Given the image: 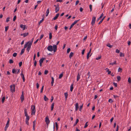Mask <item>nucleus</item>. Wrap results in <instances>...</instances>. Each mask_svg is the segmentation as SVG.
<instances>
[{"instance_id":"obj_33","label":"nucleus","mask_w":131,"mask_h":131,"mask_svg":"<svg viewBox=\"0 0 131 131\" xmlns=\"http://www.w3.org/2000/svg\"><path fill=\"white\" fill-rule=\"evenodd\" d=\"M117 81H119L120 80L121 78L119 76H117Z\"/></svg>"},{"instance_id":"obj_37","label":"nucleus","mask_w":131,"mask_h":131,"mask_svg":"<svg viewBox=\"0 0 131 131\" xmlns=\"http://www.w3.org/2000/svg\"><path fill=\"white\" fill-rule=\"evenodd\" d=\"M9 28V26H7L6 27H5V31L6 32L7 31V30Z\"/></svg>"},{"instance_id":"obj_26","label":"nucleus","mask_w":131,"mask_h":131,"mask_svg":"<svg viewBox=\"0 0 131 131\" xmlns=\"http://www.w3.org/2000/svg\"><path fill=\"white\" fill-rule=\"evenodd\" d=\"M54 103H53L51 104V111H52L53 110V108H54Z\"/></svg>"},{"instance_id":"obj_63","label":"nucleus","mask_w":131,"mask_h":131,"mask_svg":"<svg viewBox=\"0 0 131 131\" xmlns=\"http://www.w3.org/2000/svg\"><path fill=\"white\" fill-rule=\"evenodd\" d=\"M74 25H73L72 24L71 25L70 27L69 28V29L70 30L73 27Z\"/></svg>"},{"instance_id":"obj_41","label":"nucleus","mask_w":131,"mask_h":131,"mask_svg":"<svg viewBox=\"0 0 131 131\" xmlns=\"http://www.w3.org/2000/svg\"><path fill=\"white\" fill-rule=\"evenodd\" d=\"M17 53H14L13 54V56L14 57H15L16 56H17Z\"/></svg>"},{"instance_id":"obj_7","label":"nucleus","mask_w":131,"mask_h":131,"mask_svg":"<svg viewBox=\"0 0 131 131\" xmlns=\"http://www.w3.org/2000/svg\"><path fill=\"white\" fill-rule=\"evenodd\" d=\"M20 99H21V102H22L24 100V91H22V94L21 96L20 97Z\"/></svg>"},{"instance_id":"obj_17","label":"nucleus","mask_w":131,"mask_h":131,"mask_svg":"<svg viewBox=\"0 0 131 131\" xmlns=\"http://www.w3.org/2000/svg\"><path fill=\"white\" fill-rule=\"evenodd\" d=\"M20 27L23 29V30H24L25 29V25H24L23 24H21L20 25Z\"/></svg>"},{"instance_id":"obj_4","label":"nucleus","mask_w":131,"mask_h":131,"mask_svg":"<svg viewBox=\"0 0 131 131\" xmlns=\"http://www.w3.org/2000/svg\"><path fill=\"white\" fill-rule=\"evenodd\" d=\"M10 91L12 92H14L15 91V85L14 84L11 85L10 86Z\"/></svg>"},{"instance_id":"obj_12","label":"nucleus","mask_w":131,"mask_h":131,"mask_svg":"<svg viewBox=\"0 0 131 131\" xmlns=\"http://www.w3.org/2000/svg\"><path fill=\"white\" fill-rule=\"evenodd\" d=\"M59 13H58L56 14L55 16L54 17V18H53V20H55L57 19L58 18L59 16Z\"/></svg>"},{"instance_id":"obj_64","label":"nucleus","mask_w":131,"mask_h":131,"mask_svg":"<svg viewBox=\"0 0 131 131\" xmlns=\"http://www.w3.org/2000/svg\"><path fill=\"white\" fill-rule=\"evenodd\" d=\"M113 96L114 98H117L118 97V96L116 95H113Z\"/></svg>"},{"instance_id":"obj_20","label":"nucleus","mask_w":131,"mask_h":131,"mask_svg":"<svg viewBox=\"0 0 131 131\" xmlns=\"http://www.w3.org/2000/svg\"><path fill=\"white\" fill-rule=\"evenodd\" d=\"M64 95L65 96V100H66L67 99V98L68 96V94L67 92H66L65 93H64Z\"/></svg>"},{"instance_id":"obj_15","label":"nucleus","mask_w":131,"mask_h":131,"mask_svg":"<svg viewBox=\"0 0 131 131\" xmlns=\"http://www.w3.org/2000/svg\"><path fill=\"white\" fill-rule=\"evenodd\" d=\"M75 111H77L79 108V106L78 103H76L75 105Z\"/></svg>"},{"instance_id":"obj_43","label":"nucleus","mask_w":131,"mask_h":131,"mask_svg":"<svg viewBox=\"0 0 131 131\" xmlns=\"http://www.w3.org/2000/svg\"><path fill=\"white\" fill-rule=\"evenodd\" d=\"M107 47H110V48H111V47H112V45H111L109 43H108V44H107Z\"/></svg>"},{"instance_id":"obj_39","label":"nucleus","mask_w":131,"mask_h":131,"mask_svg":"<svg viewBox=\"0 0 131 131\" xmlns=\"http://www.w3.org/2000/svg\"><path fill=\"white\" fill-rule=\"evenodd\" d=\"M55 123V124H56V130H57L58 129V123L57 122H56Z\"/></svg>"},{"instance_id":"obj_47","label":"nucleus","mask_w":131,"mask_h":131,"mask_svg":"<svg viewBox=\"0 0 131 131\" xmlns=\"http://www.w3.org/2000/svg\"><path fill=\"white\" fill-rule=\"evenodd\" d=\"M9 62L10 64L12 63H13V60H12L10 59L9 60Z\"/></svg>"},{"instance_id":"obj_9","label":"nucleus","mask_w":131,"mask_h":131,"mask_svg":"<svg viewBox=\"0 0 131 131\" xmlns=\"http://www.w3.org/2000/svg\"><path fill=\"white\" fill-rule=\"evenodd\" d=\"M53 51L54 52L56 51L57 50V47L56 45H53Z\"/></svg>"},{"instance_id":"obj_55","label":"nucleus","mask_w":131,"mask_h":131,"mask_svg":"<svg viewBox=\"0 0 131 131\" xmlns=\"http://www.w3.org/2000/svg\"><path fill=\"white\" fill-rule=\"evenodd\" d=\"M16 16H14L13 18V21H15L16 20Z\"/></svg>"},{"instance_id":"obj_54","label":"nucleus","mask_w":131,"mask_h":131,"mask_svg":"<svg viewBox=\"0 0 131 131\" xmlns=\"http://www.w3.org/2000/svg\"><path fill=\"white\" fill-rule=\"evenodd\" d=\"M37 65V61L36 60H35L34 62V66H36Z\"/></svg>"},{"instance_id":"obj_53","label":"nucleus","mask_w":131,"mask_h":131,"mask_svg":"<svg viewBox=\"0 0 131 131\" xmlns=\"http://www.w3.org/2000/svg\"><path fill=\"white\" fill-rule=\"evenodd\" d=\"M87 123H88V122H86V123L85 124L84 126V128H86V127H87V126H88Z\"/></svg>"},{"instance_id":"obj_24","label":"nucleus","mask_w":131,"mask_h":131,"mask_svg":"<svg viewBox=\"0 0 131 131\" xmlns=\"http://www.w3.org/2000/svg\"><path fill=\"white\" fill-rule=\"evenodd\" d=\"M73 84H72L71 86L70 91L71 92H72L73 90Z\"/></svg>"},{"instance_id":"obj_46","label":"nucleus","mask_w":131,"mask_h":131,"mask_svg":"<svg viewBox=\"0 0 131 131\" xmlns=\"http://www.w3.org/2000/svg\"><path fill=\"white\" fill-rule=\"evenodd\" d=\"M83 104H82V105L80 106V108H79V111H81L82 110V108L83 107Z\"/></svg>"},{"instance_id":"obj_48","label":"nucleus","mask_w":131,"mask_h":131,"mask_svg":"<svg viewBox=\"0 0 131 131\" xmlns=\"http://www.w3.org/2000/svg\"><path fill=\"white\" fill-rule=\"evenodd\" d=\"M128 81L129 83H131V80L130 77L128 78Z\"/></svg>"},{"instance_id":"obj_5","label":"nucleus","mask_w":131,"mask_h":131,"mask_svg":"<svg viewBox=\"0 0 131 131\" xmlns=\"http://www.w3.org/2000/svg\"><path fill=\"white\" fill-rule=\"evenodd\" d=\"M26 44H25L24 45V48L22 49L21 50V52L20 54V55H22L23 54V53H24V52L25 50V49L27 47V45Z\"/></svg>"},{"instance_id":"obj_31","label":"nucleus","mask_w":131,"mask_h":131,"mask_svg":"<svg viewBox=\"0 0 131 131\" xmlns=\"http://www.w3.org/2000/svg\"><path fill=\"white\" fill-rule=\"evenodd\" d=\"M49 38L50 39H51L52 38V35L51 32H50L49 33Z\"/></svg>"},{"instance_id":"obj_8","label":"nucleus","mask_w":131,"mask_h":131,"mask_svg":"<svg viewBox=\"0 0 131 131\" xmlns=\"http://www.w3.org/2000/svg\"><path fill=\"white\" fill-rule=\"evenodd\" d=\"M48 50L52 52L53 51L52 47L51 45H49L47 47Z\"/></svg>"},{"instance_id":"obj_45","label":"nucleus","mask_w":131,"mask_h":131,"mask_svg":"<svg viewBox=\"0 0 131 131\" xmlns=\"http://www.w3.org/2000/svg\"><path fill=\"white\" fill-rule=\"evenodd\" d=\"M48 72V70H45L44 72V74H47Z\"/></svg>"},{"instance_id":"obj_30","label":"nucleus","mask_w":131,"mask_h":131,"mask_svg":"<svg viewBox=\"0 0 131 131\" xmlns=\"http://www.w3.org/2000/svg\"><path fill=\"white\" fill-rule=\"evenodd\" d=\"M44 100L45 101H46L48 100V99L47 97L45 95L44 97Z\"/></svg>"},{"instance_id":"obj_50","label":"nucleus","mask_w":131,"mask_h":131,"mask_svg":"<svg viewBox=\"0 0 131 131\" xmlns=\"http://www.w3.org/2000/svg\"><path fill=\"white\" fill-rule=\"evenodd\" d=\"M122 71V69L121 68H119L118 69V72H121Z\"/></svg>"},{"instance_id":"obj_44","label":"nucleus","mask_w":131,"mask_h":131,"mask_svg":"<svg viewBox=\"0 0 131 131\" xmlns=\"http://www.w3.org/2000/svg\"><path fill=\"white\" fill-rule=\"evenodd\" d=\"M101 58V56H99L98 57H97L96 58V60H99Z\"/></svg>"},{"instance_id":"obj_62","label":"nucleus","mask_w":131,"mask_h":131,"mask_svg":"<svg viewBox=\"0 0 131 131\" xmlns=\"http://www.w3.org/2000/svg\"><path fill=\"white\" fill-rule=\"evenodd\" d=\"M79 0H77L76 2H75V5H77L79 3Z\"/></svg>"},{"instance_id":"obj_22","label":"nucleus","mask_w":131,"mask_h":131,"mask_svg":"<svg viewBox=\"0 0 131 131\" xmlns=\"http://www.w3.org/2000/svg\"><path fill=\"white\" fill-rule=\"evenodd\" d=\"M116 61H114V62L113 63H109V64L110 65H111L112 66H113L114 64H116Z\"/></svg>"},{"instance_id":"obj_61","label":"nucleus","mask_w":131,"mask_h":131,"mask_svg":"<svg viewBox=\"0 0 131 131\" xmlns=\"http://www.w3.org/2000/svg\"><path fill=\"white\" fill-rule=\"evenodd\" d=\"M58 26L57 25H56L55 27V29L57 30L58 29Z\"/></svg>"},{"instance_id":"obj_16","label":"nucleus","mask_w":131,"mask_h":131,"mask_svg":"<svg viewBox=\"0 0 131 131\" xmlns=\"http://www.w3.org/2000/svg\"><path fill=\"white\" fill-rule=\"evenodd\" d=\"M35 121H34L33 122V130H35V127L36 126V124L35 123Z\"/></svg>"},{"instance_id":"obj_58","label":"nucleus","mask_w":131,"mask_h":131,"mask_svg":"<svg viewBox=\"0 0 131 131\" xmlns=\"http://www.w3.org/2000/svg\"><path fill=\"white\" fill-rule=\"evenodd\" d=\"M84 52H85V50L83 49L82 51V55H83L84 54Z\"/></svg>"},{"instance_id":"obj_14","label":"nucleus","mask_w":131,"mask_h":131,"mask_svg":"<svg viewBox=\"0 0 131 131\" xmlns=\"http://www.w3.org/2000/svg\"><path fill=\"white\" fill-rule=\"evenodd\" d=\"M45 59L46 58H42L40 59L39 61V63H43L44 60H45Z\"/></svg>"},{"instance_id":"obj_19","label":"nucleus","mask_w":131,"mask_h":131,"mask_svg":"<svg viewBox=\"0 0 131 131\" xmlns=\"http://www.w3.org/2000/svg\"><path fill=\"white\" fill-rule=\"evenodd\" d=\"M51 86H53V85L54 81V78L53 77H51Z\"/></svg>"},{"instance_id":"obj_60","label":"nucleus","mask_w":131,"mask_h":131,"mask_svg":"<svg viewBox=\"0 0 131 131\" xmlns=\"http://www.w3.org/2000/svg\"><path fill=\"white\" fill-rule=\"evenodd\" d=\"M22 64V62H20L19 63V67H21Z\"/></svg>"},{"instance_id":"obj_51","label":"nucleus","mask_w":131,"mask_h":131,"mask_svg":"<svg viewBox=\"0 0 131 131\" xmlns=\"http://www.w3.org/2000/svg\"><path fill=\"white\" fill-rule=\"evenodd\" d=\"M9 19H10V18L9 17H7V18L6 20V22H8V21H9Z\"/></svg>"},{"instance_id":"obj_25","label":"nucleus","mask_w":131,"mask_h":131,"mask_svg":"<svg viewBox=\"0 0 131 131\" xmlns=\"http://www.w3.org/2000/svg\"><path fill=\"white\" fill-rule=\"evenodd\" d=\"M73 52H71L69 56V57L70 59H71L72 57L73 56Z\"/></svg>"},{"instance_id":"obj_59","label":"nucleus","mask_w":131,"mask_h":131,"mask_svg":"<svg viewBox=\"0 0 131 131\" xmlns=\"http://www.w3.org/2000/svg\"><path fill=\"white\" fill-rule=\"evenodd\" d=\"M103 13L101 14V15L99 17V18L101 19L103 17Z\"/></svg>"},{"instance_id":"obj_38","label":"nucleus","mask_w":131,"mask_h":131,"mask_svg":"<svg viewBox=\"0 0 131 131\" xmlns=\"http://www.w3.org/2000/svg\"><path fill=\"white\" fill-rule=\"evenodd\" d=\"M63 75V74L62 73H61L59 75V79H61Z\"/></svg>"},{"instance_id":"obj_3","label":"nucleus","mask_w":131,"mask_h":131,"mask_svg":"<svg viewBox=\"0 0 131 131\" xmlns=\"http://www.w3.org/2000/svg\"><path fill=\"white\" fill-rule=\"evenodd\" d=\"M31 115H35V114L36 109L35 107V106H32L31 107Z\"/></svg>"},{"instance_id":"obj_40","label":"nucleus","mask_w":131,"mask_h":131,"mask_svg":"<svg viewBox=\"0 0 131 131\" xmlns=\"http://www.w3.org/2000/svg\"><path fill=\"white\" fill-rule=\"evenodd\" d=\"M108 102H110L111 103H112L113 102V101L111 99H110L108 100Z\"/></svg>"},{"instance_id":"obj_57","label":"nucleus","mask_w":131,"mask_h":131,"mask_svg":"<svg viewBox=\"0 0 131 131\" xmlns=\"http://www.w3.org/2000/svg\"><path fill=\"white\" fill-rule=\"evenodd\" d=\"M103 19H102L101 20H100V21L98 23V24L99 25L100 24H101L103 21Z\"/></svg>"},{"instance_id":"obj_52","label":"nucleus","mask_w":131,"mask_h":131,"mask_svg":"<svg viewBox=\"0 0 131 131\" xmlns=\"http://www.w3.org/2000/svg\"><path fill=\"white\" fill-rule=\"evenodd\" d=\"M39 87V85L38 83H36V88L37 89H38Z\"/></svg>"},{"instance_id":"obj_28","label":"nucleus","mask_w":131,"mask_h":131,"mask_svg":"<svg viewBox=\"0 0 131 131\" xmlns=\"http://www.w3.org/2000/svg\"><path fill=\"white\" fill-rule=\"evenodd\" d=\"M80 19L77 20H75L74 22L72 23V24L73 25H74L75 24H76L78 21H79Z\"/></svg>"},{"instance_id":"obj_11","label":"nucleus","mask_w":131,"mask_h":131,"mask_svg":"<svg viewBox=\"0 0 131 131\" xmlns=\"http://www.w3.org/2000/svg\"><path fill=\"white\" fill-rule=\"evenodd\" d=\"M29 35V33L27 32V33H24V34H20V35L21 36H23L24 37H25L26 36H28Z\"/></svg>"},{"instance_id":"obj_18","label":"nucleus","mask_w":131,"mask_h":131,"mask_svg":"<svg viewBox=\"0 0 131 131\" xmlns=\"http://www.w3.org/2000/svg\"><path fill=\"white\" fill-rule=\"evenodd\" d=\"M43 16H44L43 17V18L40 21H39V25H40V23H41L44 20V18H45V15H44V14H43Z\"/></svg>"},{"instance_id":"obj_29","label":"nucleus","mask_w":131,"mask_h":131,"mask_svg":"<svg viewBox=\"0 0 131 131\" xmlns=\"http://www.w3.org/2000/svg\"><path fill=\"white\" fill-rule=\"evenodd\" d=\"M16 71L17 70L16 69H13L12 70V72L13 73H15L16 72Z\"/></svg>"},{"instance_id":"obj_42","label":"nucleus","mask_w":131,"mask_h":131,"mask_svg":"<svg viewBox=\"0 0 131 131\" xmlns=\"http://www.w3.org/2000/svg\"><path fill=\"white\" fill-rule=\"evenodd\" d=\"M44 35L43 34H42L41 35L39 40H41L43 37Z\"/></svg>"},{"instance_id":"obj_21","label":"nucleus","mask_w":131,"mask_h":131,"mask_svg":"<svg viewBox=\"0 0 131 131\" xmlns=\"http://www.w3.org/2000/svg\"><path fill=\"white\" fill-rule=\"evenodd\" d=\"M80 75H79V73H78V74L77 77V81H78L80 79Z\"/></svg>"},{"instance_id":"obj_2","label":"nucleus","mask_w":131,"mask_h":131,"mask_svg":"<svg viewBox=\"0 0 131 131\" xmlns=\"http://www.w3.org/2000/svg\"><path fill=\"white\" fill-rule=\"evenodd\" d=\"M33 38L32 39V41L31 42L29 41L27 42L25 44H27V48L26 50L28 52L29 51V50L30 49L31 46L32 45L33 41Z\"/></svg>"},{"instance_id":"obj_13","label":"nucleus","mask_w":131,"mask_h":131,"mask_svg":"<svg viewBox=\"0 0 131 131\" xmlns=\"http://www.w3.org/2000/svg\"><path fill=\"white\" fill-rule=\"evenodd\" d=\"M59 9L60 8L59 7V5H58L55 8V10L56 13L59 11Z\"/></svg>"},{"instance_id":"obj_56","label":"nucleus","mask_w":131,"mask_h":131,"mask_svg":"<svg viewBox=\"0 0 131 131\" xmlns=\"http://www.w3.org/2000/svg\"><path fill=\"white\" fill-rule=\"evenodd\" d=\"M116 52L119 53L120 52V50L118 49H116Z\"/></svg>"},{"instance_id":"obj_10","label":"nucleus","mask_w":131,"mask_h":131,"mask_svg":"<svg viewBox=\"0 0 131 131\" xmlns=\"http://www.w3.org/2000/svg\"><path fill=\"white\" fill-rule=\"evenodd\" d=\"M45 121L47 125L49 124L50 121L49 118L47 117H46Z\"/></svg>"},{"instance_id":"obj_49","label":"nucleus","mask_w":131,"mask_h":131,"mask_svg":"<svg viewBox=\"0 0 131 131\" xmlns=\"http://www.w3.org/2000/svg\"><path fill=\"white\" fill-rule=\"evenodd\" d=\"M71 50L70 49V48H68L67 49V53H68Z\"/></svg>"},{"instance_id":"obj_32","label":"nucleus","mask_w":131,"mask_h":131,"mask_svg":"<svg viewBox=\"0 0 131 131\" xmlns=\"http://www.w3.org/2000/svg\"><path fill=\"white\" fill-rule=\"evenodd\" d=\"M79 120L78 119H77L76 122H75L74 124V126L75 125H76L79 122Z\"/></svg>"},{"instance_id":"obj_36","label":"nucleus","mask_w":131,"mask_h":131,"mask_svg":"<svg viewBox=\"0 0 131 131\" xmlns=\"http://www.w3.org/2000/svg\"><path fill=\"white\" fill-rule=\"evenodd\" d=\"M106 69H107L106 71L108 72V74H110L111 73V71H110L108 69L106 68Z\"/></svg>"},{"instance_id":"obj_23","label":"nucleus","mask_w":131,"mask_h":131,"mask_svg":"<svg viewBox=\"0 0 131 131\" xmlns=\"http://www.w3.org/2000/svg\"><path fill=\"white\" fill-rule=\"evenodd\" d=\"M49 8H48L47 9V11L46 12V16H47L48 15V14L49 13Z\"/></svg>"},{"instance_id":"obj_1","label":"nucleus","mask_w":131,"mask_h":131,"mask_svg":"<svg viewBox=\"0 0 131 131\" xmlns=\"http://www.w3.org/2000/svg\"><path fill=\"white\" fill-rule=\"evenodd\" d=\"M24 113L25 116L26 117V118L25 119V122L26 124L28 125H29V122L28 121L30 118L29 116L28 115L27 113V110L25 108L24 109Z\"/></svg>"},{"instance_id":"obj_35","label":"nucleus","mask_w":131,"mask_h":131,"mask_svg":"<svg viewBox=\"0 0 131 131\" xmlns=\"http://www.w3.org/2000/svg\"><path fill=\"white\" fill-rule=\"evenodd\" d=\"M5 97H3L2 99V103H4V101H5Z\"/></svg>"},{"instance_id":"obj_27","label":"nucleus","mask_w":131,"mask_h":131,"mask_svg":"<svg viewBox=\"0 0 131 131\" xmlns=\"http://www.w3.org/2000/svg\"><path fill=\"white\" fill-rule=\"evenodd\" d=\"M90 54V50L88 52V53L87 55V59H89V55Z\"/></svg>"},{"instance_id":"obj_34","label":"nucleus","mask_w":131,"mask_h":131,"mask_svg":"<svg viewBox=\"0 0 131 131\" xmlns=\"http://www.w3.org/2000/svg\"><path fill=\"white\" fill-rule=\"evenodd\" d=\"M119 56L121 57H124V54L123 53L121 52H120L119 54Z\"/></svg>"},{"instance_id":"obj_6","label":"nucleus","mask_w":131,"mask_h":131,"mask_svg":"<svg viewBox=\"0 0 131 131\" xmlns=\"http://www.w3.org/2000/svg\"><path fill=\"white\" fill-rule=\"evenodd\" d=\"M96 20V17L95 16L93 17L91 22V24L92 25H93L94 24Z\"/></svg>"}]
</instances>
